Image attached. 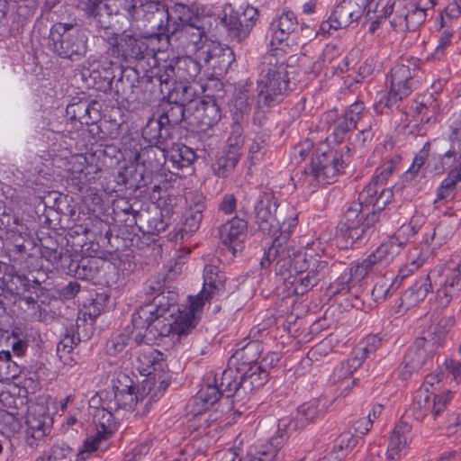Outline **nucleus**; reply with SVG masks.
<instances>
[{
  "instance_id": "f257e3e1",
  "label": "nucleus",
  "mask_w": 461,
  "mask_h": 461,
  "mask_svg": "<svg viewBox=\"0 0 461 461\" xmlns=\"http://www.w3.org/2000/svg\"><path fill=\"white\" fill-rule=\"evenodd\" d=\"M254 210L256 222L264 233L274 235L277 230L280 231L272 246L265 250L260 261L261 267L267 268L276 260V271L282 275L291 267L293 253L288 241L290 233L298 223L297 212L289 205L279 208L278 201L272 192L260 194Z\"/></svg>"
},
{
  "instance_id": "f03ea898",
  "label": "nucleus",
  "mask_w": 461,
  "mask_h": 461,
  "mask_svg": "<svg viewBox=\"0 0 461 461\" xmlns=\"http://www.w3.org/2000/svg\"><path fill=\"white\" fill-rule=\"evenodd\" d=\"M281 52L270 51L261 58L254 122H260L266 110L280 104L288 94L290 78Z\"/></svg>"
},
{
  "instance_id": "7ed1b4c3",
  "label": "nucleus",
  "mask_w": 461,
  "mask_h": 461,
  "mask_svg": "<svg viewBox=\"0 0 461 461\" xmlns=\"http://www.w3.org/2000/svg\"><path fill=\"white\" fill-rule=\"evenodd\" d=\"M433 285L437 287L436 302L441 308L447 307L458 298L461 292V261L458 264L447 262L433 268L426 278L413 284L403 294L402 300L409 306L422 302Z\"/></svg>"
},
{
  "instance_id": "20e7f679",
  "label": "nucleus",
  "mask_w": 461,
  "mask_h": 461,
  "mask_svg": "<svg viewBox=\"0 0 461 461\" xmlns=\"http://www.w3.org/2000/svg\"><path fill=\"white\" fill-rule=\"evenodd\" d=\"M380 189L381 186L371 180L360 193L359 202L353 203L345 212L338 226L337 237L345 241L346 247L368 239L375 230L376 224L380 221L379 215L372 211L364 216V210L370 204L374 206Z\"/></svg>"
},
{
  "instance_id": "39448f33",
  "label": "nucleus",
  "mask_w": 461,
  "mask_h": 461,
  "mask_svg": "<svg viewBox=\"0 0 461 461\" xmlns=\"http://www.w3.org/2000/svg\"><path fill=\"white\" fill-rule=\"evenodd\" d=\"M348 162V156L343 155L341 151L328 149L318 150L311 164L306 167L300 178L302 185L310 190H314L319 185L332 184L337 176L343 172Z\"/></svg>"
},
{
  "instance_id": "423d86ee",
  "label": "nucleus",
  "mask_w": 461,
  "mask_h": 461,
  "mask_svg": "<svg viewBox=\"0 0 461 461\" xmlns=\"http://www.w3.org/2000/svg\"><path fill=\"white\" fill-rule=\"evenodd\" d=\"M137 361L140 373L146 376L142 382L140 393L149 396V401H157L168 386V382L166 380L167 363L164 356L158 350L148 348L140 352Z\"/></svg>"
},
{
  "instance_id": "0eeeda50",
  "label": "nucleus",
  "mask_w": 461,
  "mask_h": 461,
  "mask_svg": "<svg viewBox=\"0 0 461 461\" xmlns=\"http://www.w3.org/2000/svg\"><path fill=\"white\" fill-rule=\"evenodd\" d=\"M201 64L190 56L176 57L163 65H154L146 71L142 81L170 84L172 80L195 82L201 73Z\"/></svg>"
},
{
  "instance_id": "6e6552de",
  "label": "nucleus",
  "mask_w": 461,
  "mask_h": 461,
  "mask_svg": "<svg viewBox=\"0 0 461 461\" xmlns=\"http://www.w3.org/2000/svg\"><path fill=\"white\" fill-rule=\"evenodd\" d=\"M165 315L153 312L149 308H139L131 317V334L135 343L151 345L158 339L173 334L172 321Z\"/></svg>"
},
{
  "instance_id": "1a4fd4ad",
  "label": "nucleus",
  "mask_w": 461,
  "mask_h": 461,
  "mask_svg": "<svg viewBox=\"0 0 461 461\" xmlns=\"http://www.w3.org/2000/svg\"><path fill=\"white\" fill-rule=\"evenodd\" d=\"M52 50L60 58L78 60L87 50V38L77 24L58 23L50 30Z\"/></svg>"
},
{
  "instance_id": "9d476101",
  "label": "nucleus",
  "mask_w": 461,
  "mask_h": 461,
  "mask_svg": "<svg viewBox=\"0 0 461 461\" xmlns=\"http://www.w3.org/2000/svg\"><path fill=\"white\" fill-rule=\"evenodd\" d=\"M112 390L105 391L106 407L114 411H131L140 401L147 399L145 405L151 404L154 401L149 400L145 393L141 394L142 385L137 389L134 381L125 373H119L112 381Z\"/></svg>"
},
{
  "instance_id": "9b49d317",
  "label": "nucleus",
  "mask_w": 461,
  "mask_h": 461,
  "mask_svg": "<svg viewBox=\"0 0 461 461\" xmlns=\"http://www.w3.org/2000/svg\"><path fill=\"white\" fill-rule=\"evenodd\" d=\"M141 0H87L84 2V11L87 17L94 18L101 27H106L101 18L103 11L110 15H122L131 23L140 19Z\"/></svg>"
},
{
  "instance_id": "f8f14e48",
  "label": "nucleus",
  "mask_w": 461,
  "mask_h": 461,
  "mask_svg": "<svg viewBox=\"0 0 461 461\" xmlns=\"http://www.w3.org/2000/svg\"><path fill=\"white\" fill-rule=\"evenodd\" d=\"M368 0H341L332 9L330 15L323 21L315 35L327 36L331 31L348 28L363 16Z\"/></svg>"
},
{
  "instance_id": "ddd939ff",
  "label": "nucleus",
  "mask_w": 461,
  "mask_h": 461,
  "mask_svg": "<svg viewBox=\"0 0 461 461\" xmlns=\"http://www.w3.org/2000/svg\"><path fill=\"white\" fill-rule=\"evenodd\" d=\"M273 37L271 45L289 41L296 44H304L312 32L308 33L310 27L299 26L296 15L292 11H284L277 19L272 23Z\"/></svg>"
},
{
  "instance_id": "4468645a",
  "label": "nucleus",
  "mask_w": 461,
  "mask_h": 461,
  "mask_svg": "<svg viewBox=\"0 0 461 461\" xmlns=\"http://www.w3.org/2000/svg\"><path fill=\"white\" fill-rule=\"evenodd\" d=\"M435 5L434 0H419L410 8L397 5L391 19V27L397 32H415L425 23L426 11L433 8Z\"/></svg>"
},
{
  "instance_id": "2eb2a0df",
  "label": "nucleus",
  "mask_w": 461,
  "mask_h": 461,
  "mask_svg": "<svg viewBox=\"0 0 461 461\" xmlns=\"http://www.w3.org/2000/svg\"><path fill=\"white\" fill-rule=\"evenodd\" d=\"M440 336H436V330H427L417 338L405 354L404 368L407 372L418 371L431 357L439 346Z\"/></svg>"
},
{
  "instance_id": "dca6fc26",
  "label": "nucleus",
  "mask_w": 461,
  "mask_h": 461,
  "mask_svg": "<svg viewBox=\"0 0 461 461\" xmlns=\"http://www.w3.org/2000/svg\"><path fill=\"white\" fill-rule=\"evenodd\" d=\"M140 17L142 16L152 30H157L158 34L166 38L169 33H174L178 27L176 23H170V14L167 5L158 1L141 3Z\"/></svg>"
},
{
  "instance_id": "f3484780",
  "label": "nucleus",
  "mask_w": 461,
  "mask_h": 461,
  "mask_svg": "<svg viewBox=\"0 0 461 461\" xmlns=\"http://www.w3.org/2000/svg\"><path fill=\"white\" fill-rule=\"evenodd\" d=\"M114 410L106 407L105 401L102 404V408L94 411V422L96 426L95 435L86 441L87 451L98 450L102 447V443L108 438L117 429V421L113 414Z\"/></svg>"
},
{
  "instance_id": "a211bd4d",
  "label": "nucleus",
  "mask_w": 461,
  "mask_h": 461,
  "mask_svg": "<svg viewBox=\"0 0 461 461\" xmlns=\"http://www.w3.org/2000/svg\"><path fill=\"white\" fill-rule=\"evenodd\" d=\"M26 441L31 447L46 437L51 429V419L43 406H30L26 417Z\"/></svg>"
},
{
  "instance_id": "6ab92c4d",
  "label": "nucleus",
  "mask_w": 461,
  "mask_h": 461,
  "mask_svg": "<svg viewBox=\"0 0 461 461\" xmlns=\"http://www.w3.org/2000/svg\"><path fill=\"white\" fill-rule=\"evenodd\" d=\"M198 58L215 73L226 71L235 60L230 48L213 41L205 42Z\"/></svg>"
},
{
  "instance_id": "aec40b11",
  "label": "nucleus",
  "mask_w": 461,
  "mask_h": 461,
  "mask_svg": "<svg viewBox=\"0 0 461 461\" xmlns=\"http://www.w3.org/2000/svg\"><path fill=\"white\" fill-rule=\"evenodd\" d=\"M185 201L187 206L183 214L182 237L184 233H194L200 228L205 209V197L202 193L190 192L185 196Z\"/></svg>"
},
{
  "instance_id": "412c9836",
  "label": "nucleus",
  "mask_w": 461,
  "mask_h": 461,
  "mask_svg": "<svg viewBox=\"0 0 461 461\" xmlns=\"http://www.w3.org/2000/svg\"><path fill=\"white\" fill-rule=\"evenodd\" d=\"M199 23L185 24L181 27L177 24V31L174 33H169V36L167 37V41H170L173 38L180 40L185 49L196 52L198 56L201 54L205 42L209 41L204 29Z\"/></svg>"
},
{
  "instance_id": "4be33fe9",
  "label": "nucleus",
  "mask_w": 461,
  "mask_h": 461,
  "mask_svg": "<svg viewBox=\"0 0 461 461\" xmlns=\"http://www.w3.org/2000/svg\"><path fill=\"white\" fill-rule=\"evenodd\" d=\"M121 55L127 61L142 60L150 57L156 63L154 52L149 50L146 41L141 37L126 31L121 34Z\"/></svg>"
},
{
  "instance_id": "5701e85b",
  "label": "nucleus",
  "mask_w": 461,
  "mask_h": 461,
  "mask_svg": "<svg viewBox=\"0 0 461 461\" xmlns=\"http://www.w3.org/2000/svg\"><path fill=\"white\" fill-rule=\"evenodd\" d=\"M205 379L206 384L202 386L194 399L192 411L195 415L207 411L223 395V393L218 386V379L214 374L208 373Z\"/></svg>"
},
{
  "instance_id": "b1692460",
  "label": "nucleus",
  "mask_w": 461,
  "mask_h": 461,
  "mask_svg": "<svg viewBox=\"0 0 461 461\" xmlns=\"http://www.w3.org/2000/svg\"><path fill=\"white\" fill-rule=\"evenodd\" d=\"M411 426L401 420L394 427L385 454V461H400L411 441Z\"/></svg>"
},
{
  "instance_id": "393cba45",
  "label": "nucleus",
  "mask_w": 461,
  "mask_h": 461,
  "mask_svg": "<svg viewBox=\"0 0 461 461\" xmlns=\"http://www.w3.org/2000/svg\"><path fill=\"white\" fill-rule=\"evenodd\" d=\"M225 276L218 267L206 265L203 270V286L202 291L193 298H199L204 305L219 295L224 289Z\"/></svg>"
},
{
  "instance_id": "a878e982",
  "label": "nucleus",
  "mask_w": 461,
  "mask_h": 461,
  "mask_svg": "<svg viewBox=\"0 0 461 461\" xmlns=\"http://www.w3.org/2000/svg\"><path fill=\"white\" fill-rule=\"evenodd\" d=\"M189 309L180 312L175 321H172L173 334L187 335L197 325L204 305L201 299L193 298L192 296H189Z\"/></svg>"
},
{
  "instance_id": "bb28decb",
  "label": "nucleus",
  "mask_w": 461,
  "mask_h": 461,
  "mask_svg": "<svg viewBox=\"0 0 461 461\" xmlns=\"http://www.w3.org/2000/svg\"><path fill=\"white\" fill-rule=\"evenodd\" d=\"M417 70L405 65H397L391 70L390 87L402 96H409L417 87Z\"/></svg>"
},
{
  "instance_id": "cd10ccee",
  "label": "nucleus",
  "mask_w": 461,
  "mask_h": 461,
  "mask_svg": "<svg viewBox=\"0 0 461 461\" xmlns=\"http://www.w3.org/2000/svg\"><path fill=\"white\" fill-rule=\"evenodd\" d=\"M157 294L149 303L140 308H149L153 312L167 314L171 306L176 303V294L173 291H165L164 285L160 282H155L150 285L147 291L148 295Z\"/></svg>"
},
{
  "instance_id": "c85d7f7f",
  "label": "nucleus",
  "mask_w": 461,
  "mask_h": 461,
  "mask_svg": "<svg viewBox=\"0 0 461 461\" xmlns=\"http://www.w3.org/2000/svg\"><path fill=\"white\" fill-rule=\"evenodd\" d=\"M193 83L172 80L170 84H158L160 86L161 93L167 94L168 100L185 104L191 103L196 95V89L193 86Z\"/></svg>"
},
{
  "instance_id": "c756f323",
  "label": "nucleus",
  "mask_w": 461,
  "mask_h": 461,
  "mask_svg": "<svg viewBox=\"0 0 461 461\" xmlns=\"http://www.w3.org/2000/svg\"><path fill=\"white\" fill-rule=\"evenodd\" d=\"M247 230L248 222L240 217L234 216L220 227V239L225 245L241 242L247 235Z\"/></svg>"
},
{
  "instance_id": "7c9ffc66",
  "label": "nucleus",
  "mask_w": 461,
  "mask_h": 461,
  "mask_svg": "<svg viewBox=\"0 0 461 461\" xmlns=\"http://www.w3.org/2000/svg\"><path fill=\"white\" fill-rule=\"evenodd\" d=\"M401 243L391 237L373 251L367 258L374 266L386 267L390 265L402 251Z\"/></svg>"
},
{
  "instance_id": "2f4dec72",
  "label": "nucleus",
  "mask_w": 461,
  "mask_h": 461,
  "mask_svg": "<svg viewBox=\"0 0 461 461\" xmlns=\"http://www.w3.org/2000/svg\"><path fill=\"white\" fill-rule=\"evenodd\" d=\"M240 155V151L227 147L221 149L212 164L213 173L219 177H227L234 170Z\"/></svg>"
},
{
  "instance_id": "473e14b6",
  "label": "nucleus",
  "mask_w": 461,
  "mask_h": 461,
  "mask_svg": "<svg viewBox=\"0 0 461 461\" xmlns=\"http://www.w3.org/2000/svg\"><path fill=\"white\" fill-rule=\"evenodd\" d=\"M87 449L82 451H74L65 443L54 445L50 453L42 455L35 459V461H85V455Z\"/></svg>"
},
{
  "instance_id": "72a5a7b5",
  "label": "nucleus",
  "mask_w": 461,
  "mask_h": 461,
  "mask_svg": "<svg viewBox=\"0 0 461 461\" xmlns=\"http://www.w3.org/2000/svg\"><path fill=\"white\" fill-rule=\"evenodd\" d=\"M449 140L450 149L439 157V163L434 167L437 172L451 167L457 160H459L458 165H461V133H455V130L451 129Z\"/></svg>"
},
{
  "instance_id": "f704fd0d",
  "label": "nucleus",
  "mask_w": 461,
  "mask_h": 461,
  "mask_svg": "<svg viewBox=\"0 0 461 461\" xmlns=\"http://www.w3.org/2000/svg\"><path fill=\"white\" fill-rule=\"evenodd\" d=\"M97 104L96 102L89 103L86 100H80L77 103H75V107L77 110V124L68 128V131H78L82 128L84 124H89L93 122H98L100 120V112L95 107Z\"/></svg>"
},
{
  "instance_id": "c9c22d12",
  "label": "nucleus",
  "mask_w": 461,
  "mask_h": 461,
  "mask_svg": "<svg viewBox=\"0 0 461 461\" xmlns=\"http://www.w3.org/2000/svg\"><path fill=\"white\" fill-rule=\"evenodd\" d=\"M167 157V152L166 153L164 149L150 145L141 149L140 152L136 153L135 160L153 170L160 167L165 163Z\"/></svg>"
},
{
  "instance_id": "e433bc0d",
  "label": "nucleus",
  "mask_w": 461,
  "mask_h": 461,
  "mask_svg": "<svg viewBox=\"0 0 461 461\" xmlns=\"http://www.w3.org/2000/svg\"><path fill=\"white\" fill-rule=\"evenodd\" d=\"M372 267L373 265L366 258L362 262L353 265L346 270L339 278V282L342 285H347V289L349 290L352 286H355L364 279ZM344 289H346V287L342 288V290Z\"/></svg>"
},
{
  "instance_id": "4c0bfd02",
  "label": "nucleus",
  "mask_w": 461,
  "mask_h": 461,
  "mask_svg": "<svg viewBox=\"0 0 461 461\" xmlns=\"http://www.w3.org/2000/svg\"><path fill=\"white\" fill-rule=\"evenodd\" d=\"M432 393L428 388L417 391L414 401L411 406L412 416L417 420H423L431 412Z\"/></svg>"
},
{
  "instance_id": "58836bf2",
  "label": "nucleus",
  "mask_w": 461,
  "mask_h": 461,
  "mask_svg": "<svg viewBox=\"0 0 461 461\" xmlns=\"http://www.w3.org/2000/svg\"><path fill=\"white\" fill-rule=\"evenodd\" d=\"M197 113L201 126L206 128L215 125L221 118V109L214 100L201 102Z\"/></svg>"
},
{
  "instance_id": "ea45409f",
  "label": "nucleus",
  "mask_w": 461,
  "mask_h": 461,
  "mask_svg": "<svg viewBox=\"0 0 461 461\" xmlns=\"http://www.w3.org/2000/svg\"><path fill=\"white\" fill-rule=\"evenodd\" d=\"M251 368L252 366L246 371H244L243 368H240L237 395H240L242 393L246 394L247 393L253 391L254 389L263 385L267 380L262 375H260V373H257L258 370Z\"/></svg>"
},
{
  "instance_id": "a19ab883",
  "label": "nucleus",
  "mask_w": 461,
  "mask_h": 461,
  "mask_svg": "<svg viewBox=\"0 0 461 461\" xmlns=\"http://www.w3.org/2000/svg\"><path fill=\"white\" fill-rule=\"evenodd\" d=\"M197 8L194 6L185 5L183 4H176L172 8L170 14V23H176L179 26L185 24H192L200 23V16L197 13Z\"/></svg>"
},
{
  "instance_id": "79ce46f5",
  "label": "nucleus",
  "mask_w": 461,
  "mask_h": 461,
  "mask_svg": "<svg viewBox=\"0 0 461 461\" xmlns=\"http://www.w3.org/2000/svg\"><path fill=\"white\" fill-rule=\"evenodd\" d=\"M167 157L176 168H183L190 166L195 160L196 155L191 148L184 144H175L167 151Z\"/></svg>"
},
{
  "instance_id": "37998d69",
  "label": "nucleus",
  "mask_w": 461,
  "mask_h": 461,
  "mask_svg": "<svg viewBox=\"0 0 461 461\" xmlns=\"http://www.w3.org/2000/svg\"><path fill=\"white\" fill-rule=\"evenodd\" d=\"M221 23L228 30L229 35L237 41H240L248 36V33L243 32L245 28H243L239 12L232 10L229 14L224 12Z\"/></svg>"
},
{
  "instance_id": "c03bdc74",
  "label": "nucleus",
  "mask_w": 461,
  "mask_h": 461,
  "mask_svg": "<svg viewBox=\"0 0 461 461\" xmlns=\"http://www.w3.org/2000/svg\"><path fill=\"white\" fill-rule=\"evenodd\" d=\"M105 266L110 267L108 263H105L99 258H84L79 262L76 274L81 279L93 280L98 277L100 270Z\"/></svg>"
},
{
  "instance_id": "a18cd8bd",
  "label": "nucleus",
  "mask_w": 461,
  "mask_h": 461,
  "mask_svg": "<svg viewBox=\"0 0 461 461\" xmlns=\"http://www.w3.org/2000/svg\"><path fill=\"white\" fill-rule=\"evenodd\" d=\"M461 181V164L452 168L447 176L442 181L438 189V200H451L454 198L456 185Z\"/></svg>"
},
{
  "instance_id": "49530a36",
  "label": "nucleus",
  "mask_w": 461,
  "mask_h": 461,
  "mask_svg": "<svg viewBox=\"0 0 461 461\" xmlns=\"http://www.w3.org/2000/svg\"><path fill=\"white\" fill-rule=\"evenodd\" d=\"M240 367H232L230 366L226 368L221 377V382L218 383L219 388L227 398L237 395L238 383Z\"/></svg>"
},
{
  "instance_id": "de8ad7c7",
  "label": "nucleus",
  "mask_w": 461,
  "mask_h": 461,
  "mask_svg": "<svg viewBox=\"0 0 461 461\" xmlns=\"http://www.w3.org/2000/svg\"><path fill=\"white\" fill-rule=\"evenodd\" d=\"M358 437L350 432L341 433L334 442L332 449L330 451L335 459L342 460L348 453L357 444Z\"/></svg>"
},
{
  "instance_id": "09e8293b",
  "label": "nucleus",
  "mask_w": 461,
  "mask_h": 461,
  "mask_svg": "<svg viewBox=\"0 0 461 461\" xmlns=\"http://www.w3.org/2000/svg\"><path fill=\"white\" fill-rule=\"evenodd\" d=\"M321 413L317 401H312L299 406L295 417L294 429H299L305 427L309 422L315 420Z\"/></svg>"
},
{
  "instance_id": "8fccbe9b",
  "label": "nucleus",
  "mask_w": 461,
  "mask_h": 461,
  "mask_svg": "<svg viewBox=\"0 0 461 461\" xmlns=\"http://www.w3.org/2000/svg\"><path fill=\"white\" fill-rule=\"evenodd\" d=\"M396 7L394 0H368L366 13L377 15L380 19H388L391 23Z\"/></svg>"
},
{
  "instance_id": "3c124183",
  "label": "nucleus",
  "mask_w": 461,
  "mask_h": 461,
  "mask_svg": "<svg viewBox=\"0 0 461 461\" xmlns=\"http://www.w3.org/2000/svg\"><path fill=\"white\" fill-rule=\"evenodd\" d=\"M260 343L250 341L246 346L236 350L232 358L241 361L242 366H253L259 357Z\"/></svg>"
},
{
  "instance_id": "603ef678",
  "label": "nucleus",
  "mask_w": 461,
  "mask_h": 461,
  "mask_svg": "<svg viewBox=\"0 0 461 461\" xmlns=\"http://www.w3.org/2000/svg\"><path fill=\"white\" fill-rule=\"evenodd\" d=\"M168 125L179 124L185 117V104L169 100L165 105L162 114L159 116Z\"/></svg>"
},
{
  "instance_id": "864d4df0",
  "label": "nucleus",
  "mask_w": 461,
  "mask_h": 461,
  "mask_svg": "<svg viewBox=\"0 0 461 461\" xmlns=\"http://www.w3.org/2000/svg\"><path fill=\"white\" fill-rule=\"evenodd\" d=\"M251 109V101L247 91H240L234 99L231 111L232 119L237 121H245V116L249 114Z\"/></svg>"
},
{
  "instance_id": "5fc2aeb1",
  "label": "nucleus",
  "mask_w": 461,
  "mask_h": 461,
  "mask_svg": "<svg viewBox=\"0 0 461 461\" xmlns=\"http://www.w3.org/2000/svg\"><path fill=\"white\" fill-rule=\"evenodd\" d=\"M165 126L166 123L160 117L158 119H149L142 130V135L149 142H158L162 138V130Z\"/></svg>"
},
{
  "instance_id": "6e6d98bb",
  "label": "nucleus",
  "mask_w": 461,
  "mask_h": 461,
  "mask_svg": "<svg viewBox=\"0 0 461 461\" xmlns=\"http://www.w3.org/2000/svg\"><path fill=\"white\" fill-rule=\"evenodd\" d=\"M245 121L233 120V123L230 126V132L228 138L227 148L240 151L241 147L244 143L243 136V124Z\"/></svg>"
},
{
  "instance_id": "4d7b16f0",
  "label": "nucleus",
  "mask_w": 461,
  "mask_h": 461,
  "mask_svg": "<svg viewBox=\"0 0 461 461\" xmlns=\"http://www.w3.org/2000/svg\"><path fill=\"white\" fill-rule=\"evenodd\" d=\"M50 245H41V257L49 261L52 266L58 267L59 261L63 258V249L56 242L50 240Z\"/></svg>"
},
{
  "instance_id": "13d9d810",
  "label": "nucleus",
  "mask_w": 461,
  "mask_h": 461,
  "mask_svg": "<svg viewBox=\"0 0 461 461\" xmlns=\"http://www.w3.org/2000/svg\"><path fill=\"white\" fill-rule=\"evenodd\" d=\"M294 420H290L289 418H283L279 420L278 421V430L277 435L271 438V446L272 447H278L281 446L285 439L288 437V431L293 429L294 430H296L294 429Z\"/></svg>"
},
{
  "instance_id": "bf43d9fd",
  "label": "nucleus",
  "mask_w": 461,
  "mask_h": 461,
  "mask_svg": "<svg viewBox=\"0 0 461 461\" xmlns=\"http://www.w3.org/2000/svg\"><path fill=\"white\" fill-rule=\"evenodd\" d=\"M336 266H330L329 261L323 259L315 260L312 267L308 270V274L312 277V281L318 282L324 276H328Z\"/></svg>"
},
{
  "instance_id": "052dcab7",
  "label": "nucleus",
  "mask_w": 461,
  "mask_h": 461,
  "mask_svg": "<svg viewBox=\"0 0 461 461\" xmlns=\"http://www.w3.org/2000/svg\"><path fill=\"white\" fill-rule=\"evenodd\" d=\"M396 167V164L393 159L384 162L379 168L376 169L375 175L371 179L379 186L384 187L386 185L389 177L393 175Z\"/></svg>"
},
{
  "instance_id": "680f3d73",
  "label": "nucleus",
  "mask_w": 461,
  "mask_h": 461,
  "mask_svg": "<svg viewBox=\"0 0 461 461\" xmlns=\"http://www.w3.org/2000/svg\"><path fill=\"white\" fill-rule=\"evenodd\" d=\"M334 378L338 384L339 395L342 397L347 396L357 383V380L351 375L339 373V370H336Z\"/></svg>"
},
{
  "instance_id": "e2e57ef3",
  "label": "nucleus",
  "mask_w": 461,
  "mask_h": 461,
  "mask_svg": "<svg viewBox=\"0 0 461 461\" xmlns=\"http://www.w3.org/2000/svg\"><path fill=\"white\" fill-rule=\"evenodd\" d=\"M429 148L430 143L426 142L423 148L420 150L418 155L414 158L412 166L411 168L405 173L404 180L411 179L415 174L419 171L420 167L425 163V160L428 158L429 155Z\"/></svg>"
},
{
  "instance_id": "0e129e2a",
  "label": "nucleus",
  "mask_w": 461,
  "mask_h": 461,
  "mask_svg": "<svg viewBox=\"0 0 461 461\" xmlns=\"http://www.w3.org/2000/svg\"><path fill=\"white\" fill-rule=\"evenodd\" d=\"M393 196L391 188L381 187L377 198L374 204L373 211H375L380 217V220L385 217V213L383 212L385 206L392 201Z\"/></svg>"
},
{
  "instance_id": "69168bd1",
  "label": "nucleus",
  "mask_w": 461,
  "mask_h": 461,
  "mask_svg": "<svg viewBox=\"0 0 461 461\" xmlns=\"http://www.w3.org/2000/svg\"><path fill=\"white\" fill-rule=\"evenodd\" d=\"M280 360V355L276 352L267 353L261 360L260 364H255L252 366L251 369H256L259 371L260 375L264 376V378H267V369H270L277 365Z\"/></svg>"
},
{
  "instance_id": "338daca9",
  "label": "nucleus",
  "mask_w": 461,
  "mask_h": 461,
  "mask_svg": "<svg viewBox=\"0 0 461 461\" xmlns=\"http://www.w3.org/2000/svg\"><path fill=\"white\" fill-rule=\"evenodd\" d=\"M451 398H452V395H451L450 392L441 393V394H433L432 393L431 413L435 420L446 409V406L449 402Z\"/></svg>"
},
{
  "instance_id": "774afa93",
  "label": "nucleus",
  "mask_w": 461,
  "mask_h": 461,
  "mask_svg": "<svg viewBox=\"0 0 461 461\" xmlns=\"http://www.w3.org/2000/svg\"><path fill=\"white\" fill-rule=\"evenodd\" d=\"M129 337L125 334H119L106 342L105 349L110 355H116L122 352L128 345Z\"/></svg>"
}]
</instances>
